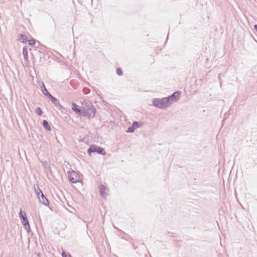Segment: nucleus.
I'll return each instance as SVG.
<instances>
[{
	"mask_svg": "<svg viewBox=\"0 0 257 257\" xmlns=\"http://www.w3.org/2000/svg\"><path fill=\"white\" fill-rule=\"evenodd\" d=\"M152 102L154 106L159 108H165L170 105L166 97L155 98L153 100Z\"/></svg>",
	"mask_w": 257,
	"mask_h": 257,
	"instance_id": "nucleus-1",
	"label": "nucleus"
},
{
	"mask_svg": "<svg viewBox=\"0 0 257 257\" xmlns=\"http://www.w3.org/2000/svg\"><path fill=\"white\" fill-rule=\"evenodd\" d=\"M93 152H97L98 154L102 155L106 154V152L103 148L95 145H91L87 150V153L89 155H91V153Z\"/></svg>",
	"mask_w": 257,
	"mask_h": 257,
	"instance_id": "nucleus-2",
	"label": "nucleus"
},
{
	"mask_svg": "<svg viewBox=\"0 0 257 257\" xmlns=\"http://www.w3.org/2000/svg\"><path fill=\"white\" fill-rule=\"evenodd\" d=\"M19 217L22 220V222L25 227V229L29 232L31 230L30 226L27 218L25 212L22 211L21 209L19 213Z\"/></svg>",
	"mask_w": 257,
	"mask_h": 257,
	"instance_id": "nucleus-3",
	"label": "nucleus"
},
{
	"mask_svg": "<svg viewBox=\"0 0 257 257\" xmlns=\"http://www.w3.org/2000/svg\"><path fill=\"white\" fill-rule=\"evenodd\" d=\"M68 176L70 182L76 183L79 182L80 176L79 174L73 170L68 172Z\"/></svg>",
	"mask_w": 257,
	"mask_h": 257,
	"instance_id": "nucleus-4",
	"label": "nucleus"
},
{
	"mask_svg": "<svg viewBox=\"0 0 257 257\" xmlns=\"http://www.w3.org/2000/svg\"><path fill=\"white\" fill-rule=\"evenodd\" d=\"M181 94L179 91L174 92L169 97H166L168 102L170 105L172 103L176 102L179 99V96Z\"/></svg>",
	"mask_w": 257,
	"mask_h": 257,
	"instance_id": "nucleus-5",
	"label": "nucleus"
},
{
	"mask_svg": "<svg viewBox=\"0 0 257 257\" xmlns=\"http://www.w3.org/2000/svg\"><path fill=\"white\" fill-rule=\"evenodd\" d=\"M39 201L45 206H48L49 204V201L47 199V198L44 196L43 193H42V195H41L39 198Z\"/></svg>",
	"mask_w": 257,
	"mask_h": 257,
	"instance_id": "nucleus-6",
	"label": "nucleus"
},
{
	"mask_svg": "<svg viewBox=\"0 0 257 257\" xmlns=\"http://www.w3.org/2000/svg\"><path fill=\"white\" fill-rule=\"evenodd\" d=\"M99 188L100 195L104 198H106L107 196V193L105 192L106 190V187L103 185H100Z\"/></svg>",
	"mask_w": 257,
	"mask_h": 257,
	"instance_id": "nucleus-7",
	"label": "nucleus"
},
{
	"mask_svg": "<svg viewBox=\"0 0 257 257\" xmlns=\"http://www.w3.org/2000/svg\"><path fill=\"white\" fill-rule=\"evenodd\" d=\"M89 113V118L93 117L96 113V110L94 106L87 109Z\"/></svg>",
	"mask_w": 257,
	"mask_h": 257,
	"instance_id": "nucleus-8",
	"label": "nucleus"
},
{
	"mask_svg": "<svg viewBox=\"0 0 257 257\" xmlns=\"http://www.w3.org/2000/svg\"><path fill=\"white\" fill-rule=\"evenodd\" d=\"M51 101L52 102H53V103L56 106H58V105H60V102L56 98H55V97L52 96H50V98H49Z\"/></svg>",
	"mask_w": 257,
	"mask_h": 257,
	"instance_id": "nucleus-9",
	"label": "nucleus"
},
{
	"mask_svg": "<svg viewBox=\"0 0 257 257\" xmlns=\"http://www.w3.org/2000/svg\"><path fill=\"white\" fill-rule=\"evenodd\" d=\"M79 114L82 115L83 116H87L89 117V113L87 109L85 108L81 109L80 113H79Z\"/></svg>",
	"mask_w": 257,
	"mask_h": 257,
	"instance_id": "nucleus-10",
	"label": "nucleus"
},
{
	"mask_svg": "<svg viewBox=\"0 0 257 257\" xmlns=\"http://www.w3.org/2000/svg\"><path fill=\"white\" fill-rule=\"evenodd\" d=\"M43 127L48 131H51V127L48 123V122L46 120H44L43 121Z\"/></svg>",
	"mask_w": 257,
	"mask_h": 257,
	"instance_id": "nucleus-11",
	"label": "nucleus"
},
{
	"mask_svg": "<svg viewBox=\"0 0 257 257\" xmlns=\"http://www.w3.org/2000/svg\"><path fill=\"white\" fill-rule=\"evenodd\" d=\"M72 109L75 112L79 114V113H80L81 109L78 108V105L74 103H72Z\"/></svg>",
	"mask_w": 257,
	"mask_h": 257,
	"instance_id": "nucleus-12",
	"label": "nucleus"
},
{
	"mask_svg": "<svg viewBox=\"0 0 257 257\" xmlns=\"http://www.w3.org/2000/svg\"><path fill=\"white\" fill-rule=\"evenodd\" d=\"M93 106H94L93 105L91 102L87 101L85 103V106L84 108H85L86 109H89V108H90Z\"/></svg>",
	"mask_w": 257,
	"mask_h": 257,
	"instance_id": "nucleus-13",
	"label": "nucleus"
},
{
	"mask_svg": "<svg viewBox=\"0 0 257 257\" xmlns=\"http://www.w3.org/2000/svg\"><path fill=\"white\" fill-rule=\"evenodd\" d=\"M35 191L37 194L38 198H39L41 195H42V191L40 189L38 186L37 188L35 187Z\"/></svg>",
	"mask_w": 257,
	"mask_h": 257,
	"instance_id": "nucleus-14",
	"label": "nucleus"
},
{
	"mask_svg": "<svg viewBox=\"0 0 257 257\" xmlns=\"http://www.w3.org/2000/svg\"><path fill=\"white\" fill-rule=\"evenodd\" d=\"M23 54L25 60L28 59V51L26 47L23 49Z\"/></svg>",
	"mask_w": 257,
	"mask_h": 257,
	"instance_id": "nucleus-15",
	"label": "nucleus"
},
{
	"mask_svg": "<svg viewBox=\"0 0 257 257\" xmlns=\"http://www.w3.org/2000/svg\"><path fill=\"white\" fill-rule=\"evenodd\" d=\"M20 36L21 37V38L20 39V41L23 43H26L27 41L26 36L23 34H21Z\"/></svg>",
	"mask_w": 257,
	"mask_h": 257,
	"instance_id": "nucleus-16",
	"label": "nucleus"
},
{
	"mask_svg": "<svg viewBox=\"0 0 257 257\" xmlns=\"http://www.w3.org/2000/svg\"><path fill=\"white\" fill-rule=\"evenodd\" d=\"M35 112L38 115H41L43 113L42 110L40 107L36 108Z\"/></svg>",
	"mask_w": 257,
	"mask_h": 257,
	"instance_id": "nucleus-17",
	"label": "nucleus"
},
{
	"mask_svg": "<svg viewBox=\"0 0 257 257\" xmlns=\"http://www.w3.org/2000/svg\"><path fill=\"white\" fill-rule=\"evenodd\" d=\"M42 85H43V88L42 89V90L44 94L45 95V94H49V92L47 90V89H46V88L45 87V85L43 83Z\"/></svg>",
	"mask_w": 257,
	"mask_h": 257,
	"instance_id": "nucleus-18",
	"label": "nucleus"
},
{
	"mask_svg": "<svg viewBox=\"0 0 257 257\" xmlns=\"http://www.w3.org/2000/svg\"><path fill=\"white\" fill-rule=\"evenodd\" d=\"M132 125L135 128V130L137 129V128L140 127V125H139V123L138 121H134Z\"/></svg>",
	"mask_w": 257,
	"mask_h": 257,
	"instance_id": "nucleus-19",
	"label": "nucleus"
},
{
	"mask_svg": "<svg viewBox=\"0 0 257 257\" xmlns=\"http://www.w3.org/2000/svg\"><path fill=\"white\" fill-rule=\"evenodd\" d=\"M135 131V128L132 125L130 127H128L127 131L126 132L127 133H134Z\"/></svg>",
	"mask_w": 257,
	"mask_h": 257,
	"instance_id": "nucleus-20",
	"label": "nucleus"
},
{
	"mask_svg": "<svg viewBox=\"0 0 257 257\" xmlns=\"http://www.w3.org/2000/svg\"><path fill=\"white\" fill-rule=\"evenodd\" d=\"M29 44L30 45L33 46L35 44V40L34 39H31L29 41Z\"/></svg>",
	"mask_w": 257,
	"mask_h": 257,
	"instance_id": "nucleus-21",
	"label": "nucleus"
},
{
	"mask_svg": "<svg viewBox=\"0 0 257 257\" xmlns=\"http://www.w3.org/2000/svg\"><path fill=\"white\" fill-rule=\"evenodd\" d=\"M116 73L118 75L121 76L122 74V72L120 68L116 69Z\"/></svg>",
	"mask_w": 257,
	"mask_h": 257,
	"instance_id": "nucleus-22",
	"label": "nucleus"
},
{
	"mask_svg": "<svg viewBox=\"0 0 257 257\" xmlns=\"http://www.w3.org/2000/svg\"><path fill=\"white\" fill-rule=\"evenodd\" d=\"M61 255L62 256V257H68V255L64 251L62 252Z\"/></svg>",
	"mask_w": 257,
	"mask_h": 257,
	"instance_id": "nucleus-23",
	"label": "nucleus"
},
{
	"mask_svg": "<svg viewBox=\"0 0 257 257\" xmlns=\"http://www.w3.org/2000/svg\"><path fill=\"white\" fill-rule=\"evenodd\" d=\"M45 95L47 96L49 98H50V96H52V95L49 92V94H45Z\"/></svg>",
	"mask_w": 257,
	"mask_h": 257,
	"instance_id": "nucleus-24",
	"label": "nucleus"
},
{
	"mask_svg": "<svg viewBox=\"0 0 257 257\" xmlns=\"http://www.w3.org/2000/svg\"><path fill=\"white\" fill-rule=\"evenodd\" d=\"M254 29L257 32V25H254Z\"/></svg>",
	"mask_w": 257,
	"mask_h": 257,
	"instance_id": "nucleus-25",
	"label": "nucleus"
},
{
	"mask_svg": "<svg viewBox=\"0 0 257 257\" xmlns=\"http://www.w3.org/2000/svg\"><path fill=\"white\" fill-rule=\"evenodd\" d=\"M68 257H72V256L70 254H68Z\"/></svg>",
	"mask_w": 257,
	"mask_h": 257,
	"instance_id": "nucleus-26",
	"label": "nucleus"
}]
</instances>
